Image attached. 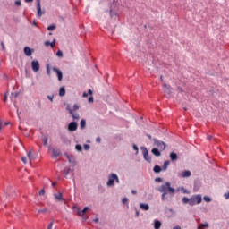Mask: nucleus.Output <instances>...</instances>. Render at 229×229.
<instances>
[{"mask_svg":"<svg viewBox=\"0 0 229 229\" xmlns=\"http://www.w3.org/2000/svg\"><path fill=\"white\" fill-rule=\"evenodd\" d=\"M157 191L162 193L161 199L162 201H165V196L167 194H170V196H174V192H176V190L173 187H171V182H166L165 184H162Z\"/></svg>","mask_w":229,"mask_h":229,"instance_id":"f257e3e1","label":"nucleus"},{"mask_svg":"<svg viewBox=\"0 0 229 229\" xmlns=\"http://www.w3.org/2000/svg\"><path fill=\"white\" fill-rule=\"evenodd\" d=\"M107 187H114L116 183H120L121 181H119V176L116 175V174L112 173L111 174L108 175L107 178Z\"/></svg>","mask_w":229,"mask_h":229,"instance_id":"f03ea898","label":"nucleus"},{"mask_svg":"<svg viewBox=\"0 0 229 229\" xmlns=\"http://www.w3.org/2000/svg\"><path fill=\"white\" fill-rule=\"evenodd\" d=\"M154 146L159 149V151H165V148H167V145L165 142L159 140L157 139H153Z\"/></svg>","mask_w":229,"mask_h":229,"instance_id":"7ed1b4c3","label":"nucleus"},{"mask_svg":"<svg viewBox=\"0 0 229 229\" xmlns=\"http://www.w3.org/2000/svg\"><path fill=\"white\" fill-rule=\"evenodd\" d=\"M140 149H141L144 160H146V162H148V164H151L152 159L149 157V151L148 150V148L140 147Z\"/></svg>","mask_w":229,"mask_h":229,"instance_id":"20e7f679","label":"nucleus"},{"mask_svg":"<svg viewBox=\"0 0 229 229\" xmlns=\"http://www.w3.org/2000/svg\"><path fill=\"white\" fill-rule=\"evenodd\" d=\"M117 10H119L117 2L113 1V4L110 7V16L111 17H114V15L117 16Z\"/></svg>","mask_w":229,"mask_h":229,"instance_id":"39448f33","label":"nucleus"},{"mask_svg":"<svg viewBox=\"0 0 229 229\" xmlns=\"http://www.w3.org/2000/svg\"><path fill=\"white\" fill-rule=\"evenodd\" d=\"M31 67H32V71L34 72H38L40 71V63H38V60L32 61L31 62Z\"/></svg>","mask_w":229,"mask_h":229,"instance_id":"423d86ee","label":"nucleus"},{"mask_svg":"<svg viewBox=\"0 0 229 229\" xmlns=\"http://www.w3.org/2000/svg\"><path fill=\"white\" fill-rule=\"evenodd\" d=\"M78 130V123L76 122H71L68 124V131H76Z\"/></svg>","mask_w":229,"mask_h":229,"instance_id":"0eeeda50","label":"nucleus"},{"mask_svg":"<svg viewBox=\"0 0 229 229\" xmlns=\"http://www.w3.org/2000/svg\"><path fill=\"white\" fill-rule=\"evenodd\" d=\"M23 52L26 56H31L33 53H35V49H32L30 47H25Z\"/></svg>","mask_w":229,"mask_h":229,"instance_id":"6e6552de","label":"nucleus"},{"mask_svg":"<svg viewBox=\"0 0 229 229\" xmlns=\"http://www.w3.org/2000/svg\"><path fill=\"white\" fill-rule=\"evenodd\" d=\"M53 71L57 74L58 81H62V80H64V73L62 72V71H60V69L56 67H53Z\"/></svg>","mask_w":229,"mask_h":229,"instance_id":"1a4fd4ad","label":"nucleus"},{"mask_svg":"<svg viewBox=\"0 0 229 229\" xmlns=\"http://www.w3.org/2000/svg\"><path fill=\"white\" fill-rule=\"evenodd\" d=\"M37 12H38V17H40L41 15H44V11H42V7L40 5V0H38Z\"/></svg>","mask_w":229,"mask_h":229,"instance_id":"9d476101","label":"nucleus"},{"mask_svg":"<svg viewBox=\"0 0 229 229\" xmlns=\"http://www.w3.org/2000/svg\"><path fill=\"white\" fill-rule=\"evenodd\" d=\"M60 155H62V152L59 149L52 148V158H58Z\"/></svg>","mask_w":229,"mask_h":229,"instance_id":"9b49d317","label":"nucleus"},{"mask_svg":"<svg viewBox=\"0 0 229 229\" xmlns=\"http://www.w3.org/2000/svg\"><path fill=\"white\" fill-rule=\"evenodd\" d=\"M191 174V171L184 170L182 174H179V176H181V178H190Z\"/></svg>","mask_w":229,"mask_h":229,"instance_id":"f8f14e48","label":"nucleus"},{"mask_svg":"<svg viewBox=\"0 0 229 229\" xmlns=\"http://www.w3.org/2000/svg\"><path fill=\"white\" fill-rule=\"evenodd\" d=\"M163 87H164V92H165V94H167L168 96H171V92H172V90H171V86H169V85H167V84H164L163 85Z\"/></svg>","mask_w":229,"mask_h":229,"instance_id":"ddd939ff","label":"nucleus"},{"mask_svg":"<svg viewBox=\"0 0 229 229\" xmlns=\"http://www.w3.org/2000/svg\"><path fill=\"white\" fill-rule=\"evenodd\" d=\"M161 150L158 149V148H154L151 150L152 155H154L155 157H161L162 153L160 152Z\"/></svg>","mask_w":229,"mask_h":229,"instance_id":"4468645a","label":"nucleus"},{"mask_svg":"<svg viewBox=\"0 0 229 229\" xmlns=\"http://www.w3.org/2000/svg\"><path fill=\"white\" fill-rule=\"evenodd\" d=\"M194 199H195V203H197V205H199V203H201V201H203V199L201 198V195H194L193 196Z\"/></svg>","mask_w":229,"mask_h":229,"instance_id":"2eb2a0df","label":"nucleus"},{"mask_svg":"<svg viewBox=\"0 0 229 229\" xmlns=\"http://www.w3.org/2000/svg\"><path fill=\"white\" fill-rule=\"evenodd\" d=\"M170 160H172V162H176V160H178V155L174 152H171Z\"/></svg>","mask_w":229,"mask_h":229,"instance_id":"dca6fc26","label":"nucleus"},{"mask_svg":"<svg viewBox=\"0 0 229 229\" xmlns=\"http://www.w3.org/2000/svg\"><path fill=\"white\" fill-rule=\"evenodd\" d=\"M80 128L81 130H85V128H87V121H85V119L81 120Z\"/></svg>","mask_w":229,"mask_h":229,"instance_id":"f3484780","label":"nucleus"},{"mask_svg":"<svg viewBox=\"0 0 229 229\" xmlns=\"http://www.w3.org/2000/svg\"><path fill=\"white\" fill-rule=\"evenodd\" d=\"M160 226H162V222H160V220H155L154 228L155 229H160Z\"/></svg>","mask_w":229,"mask_h":229,"instance_id":"a211bd4d","label":"nucleus"},{"mask_svg":"<svg viewBox=\"0 0 229 229\" xmlns=\"http://www.w3.org/2000/svg\"><path fill=\"white\" fill-rule=\"evenodd\" d=\"M154 173L158 174L162 172V167L158 165H156L153 168Z\"/></svg>","mask_w":229,"mask_h":229,"instance_id":"6ab92c4d","label":"nucleus"},{"mask_svg":"<svg viewBox=\"0 0 229 229\" xmlns=\"http://www.w3.org/2000/svg\"><path fill=\"white\" fill-rule=\"evenodd\" d=\"M140 208H141V210H149V205L144 204V203H140Z\"/></svg>","mask_w":229,"mask_h":229,"instance_id":"aec40b11","label":"nucleus"},{"mask_svg":"<svg viewBox=\"0 0 229 229\" xmlns=\"http://www.w3.org/2000/svg\"><path fill=\"white\" fill-rule=\"evenodd\" d=\"M66 158L70 162V164H76V159H74V157H72V156H66Z\"/></svg>","mask_w":229,"mask_h":229,"instance_id":"412c9836","label":"nucleus"},{"mask_svg":"<svg viewBox=\"0 0 229 229\" xmlns=\"http://www.w3.org/2000/svg\"><path fill=\"white\" fill-rule=\"evenodd\" d=\"M170 164H171V161L169 160L165 161L163 165V171H167V167H169Z\"/></svg>","mask_w":229,"mask_h":229,"instance_id":"4be33fe9","label":"nucleus"},{"mask_svg":"<svg viewBox=\"0 0 229 229\" xmlns=\"http://www.w3.org/2000/svg\"><path fill=\"white\" fill-rule=\"evenodd\" d=\"M59 96H60V98H64V96H65V88L64 87L60 88Z\"/></svg>","mask_w":229,"mask_h":229,"instance_id":"5701e85b","label":"nucleus"},{"mask_svg":"<svg viewBox=\"0 0 229 229\" xmlns=\"http://www.w3.org/2000/svg\"><path fill=\"white\" fill-rule=\"evenodd\" d=\"M55 199H57V201H63L64 200V194L63 193H59L58 195H55Z\"/></svg>","mask_w":229,"mask_h":229,"instance_id":"b1692460","label":"nucleus"},{"mask_svg":"<svg viewBox=\"0 0 229 229\" xmlns=\"http://www.w3.org/2000/svg\"><path fill=\"white\" fill-rule=\"evenodd\" d=\"M70 115H72L73 121L80 119V114L78 113H74V111H72V114H70Z\"/></svg>","mask_w":229,"mask_h":229,"instance_id":"393cba45","label":"nucleus"},{"mask_svg":"<svg viewBox=\"0 0 229 229\" xmlns=\"http://www.w3.org/2000/svg\"><path fill=\"white\" fill-rule=\"evenodd\" d=\"M188 205H191V207H194V205H196V200L194 199V196H192L191 199H190V201H189V204Z\"/></svg>","mask_w":229,"mask_h":229,"instance_id":"a878e982","label":"nucleus"},{"mask_svg":"<svg viewBox=\"0 0 229 229\" xmlns=\"http://www.w3.org/2000/svg\"><path fill=\"white\" fill-rule=\"evenodd\" d=\"M208 228V223L200 224L198 226V229Z\"/></svg>","mask_w":229,"mask_h":229,"instance_id":"bb28decb","label":"nucleus"},{"mask_svg":"<svg viewBox=\"0 0 229 229\" xmlns=\"http://www.w3.org/2000/svg\"><path fill=\"white\" fill-rule=\"evenodd\" d=\"M75 149H76V151L81 152V151H83V147H81V145H80V144H77L75 146Z\"/></svg>","mask_w":229,"mask_h":229,"instance_id":"cd10ccee","label":"nucleus"},{"mask_svg":"<svg viewBox=\"0 0 229 229\" xmlns=\"http://www.w3.org/2000/svg\"><path fill=\"white\" fill-rule=\"evenodd\" d=\"M56 56H58L59 58H64V52H62V50H58L56 52Z\"/></svg>","mask_w":229,"mask_h":229,"instance_id":"c85d7f7f","label":"nucleus"},{"mask_svg":"<svg viewBox=\"0 0 229 229\" xmlns=\"http://www.w3.org/2000/svg\"><path fill=\"white\" fill-rule=\"evenodd\" d=\"M55 30H56V25H50L47 27L48 31H53Z\"/></svg>","mask_w":229,"mask_h":229,"instance_id":"c756f323","label":"nucleus"},{"mask_svg":"<svg viewBox=\"0 0 229 229\" xmlns=\"http://www.w3.org/2000/svg\"><path fill=\"white\" fill-rule=\"evenodd\" d=\"M203 199L206 203H210V201H212V199L208 196H204Z\"/></svg>","mask_w":229,"mask_h":229,"instance_id":"7c9ffc66","label":"nucleus"},{"mask_svg":"<svg viewBox=\"0 0 229 229\" xmlns=\"http://www.w3.org/2000/svg\"><path fill=\"white\" fill-rule=\"evenodd\" d=\"M42 142L45 146H47V136H43L42 137Z\"/></svg>","mask_w":229,"mask_h":229,"instance_id":"2f4dec72","label":"nucleus"},{"mask_svg":"<svg viewBox=\"0 0 229 229\" xmlns=\"http://www.w3.org/2000/svg\"><path fill=\"white\" fill-rule=\"evenodd\" d=\"M191 199L187 198V197H183L182 201V203H184L185 205L188 203L189 204V201H190Z\"/></svg>","mask_w":229,"mask_h":229,"instance_id":"473e14b6","label":"nucleus"},{"mask_svg":"<svg viewBox=\"0 0 229 229\" xmlns=\"http://www.w3.org/2000/svg\"><path fill=\"white\" fill-rule=\"evenodd\" d=\"M27 157L29 158V160H33V155H31V150H30L28 153H27Z\"/></svg>","mask_w":229,"mask_h":229,"instance_id":"72a5a7b5","label":"nucleus"},{"mask_svg":"<svg viewBox=\"0 0 229 229\" xmlns=\"http://www.w3.org/2000/svg\"><path fill=\"white\" fill-rule=\"evenodd\" d=\"M73 112H76L77 110H80V106L78 104H75L72 109Z\"/></svg>","mask_w":229,"mask_h":229,"instance_id":"f704fd0d","label":"nucleus"},{"mask_svg":"<svg viewBox=\"0 0 229 229\" xmlns=\"http://www.w3.org/2000/svg\"><path fill=\"white\" fill-rule=\"evenodd\" d=\"M132 148H133L134 151H136V155H139V147H137L136 144H133Z\"/></svg>","mask_w":229,"mask_h":229,"instance_id":"c9c22d12","label":"nucleus"},{"mask_svg":"<svg viewBox=\"0 0 229 229\" xmlns=\"http://www.w3.org/2000/svg\"><path fill=\"white\" fill-rule=\"evenodd\" d=\"M66 110H68V112H69V114H72V108H71V106L70 105H67V106H66Z\"/></svg>","mask_w":229,"mask_h":229,"instance_id":"e433bc0d","label":"nucleus"},{"mask_svg":"<svg viewBox=\"0 0 229 229\" xmlns=\"http://www.w3.org/2000/svg\"><path fill=\"white\" fill-rule=\"evenodd\" d=\"M46 212H47V208H46L38 210V214H46Z\"/></svg>","mask_w":229,"mask_h":229,"instance_id":"4c0bfd02","label":"nucleus"},{"mask_svg":"<svg viewBox=\"0 0 229 229\" xmlns=\"http://www.w3.org/2000/svg\"><path fill=\"white\" fill-rule=\"evenodd\" d=\"M47 74L48 76H51V69L49 68V64H47Z\"/></svg>","mask_w":229,"mask_h":229,"instance_id":"58836bf2","label":"nucleus"},{"mask_svg":"<svg viewBox=\"0 0 229 229\" xmlns=\"http://www.w3.org/2000/svg\"><path fill=\"white\" fill-rule=\"evenodd\" d=\"M155 182L160 183V182H164V180H163L161 177H157V178L155 179Z\"/></svg>","mask_w":229,"mask_h":229,"instance_id":"ea45409f","label":"nucleus"},{"mask_svg":"<svg viewBox=\"0 0 229 229\" xmlns=\"http://www.w3.org/2000/svg\"><path fill=\"white\" fill-rule=\"evenodd\" d=\"M78 216H80L81 217H83V216H85V213L83 212V210H79Z\"/></svg>","mask_w":229,"mask_h":229,"instance_id":"a19ab883","label":"nucleus"},{"mask_svg":"<svg viewBox=\"0 0 229 229\" xmlns=\"http://www.w3.org/2000/svg\"><path fill=\"white\" fill-rule=\"evenodd\" d=\"M0 46H1L3 51H6V47H4V42L2 41L0 43Z\"/></svg>","mask_w":229,"mask_h":229,"instance_id":"79ce46f5","label":"nucleus"},{"mask_svg":"<svg viewBox=\"0 0 229 229\" xmlns=\"http://www.w3.org/2000/svg\"><path fill=\"white\" fill-rule=\"evenodd\" d=\"M84 149H85V151H89V149H90V145L84 144Z\"/></svg>","mask_w":229,"mask_h":229,"instance_id":"37998d69","label":"nucleus"},{"mask_svg":"<svg viewBox=\"0 0 229 229\" xmlns=\"http://www.w3.org/2000/svg\"><path fill=\"white\" fill-rule=\"evenodd\" d=\"M70 172H71V168H67V169L64 171V176H65V178H67V174H69Z\"/></svg>","mask_w":229,"mask_h":229,"instance_id":"c03bdc74","label":"nucleus"},{"mask_svg":"<svg viewBox=\"0 0 229 229\" xmlns=\"http://www.w3.org/2000/svg\"><path fill=\"white\" fill-rule=\"evenodd\" d=\"M55 44H56V39H54L53 42H50V47H55Z\"/></svg>","mask_w":229,"mask_h":229,"instance_id":"a18cd8bd","label":"nucleus"},{"mask_svg":"<svg viewBox=\"0 0 229 229\" xmlns=\"http://www.w3.org/2000/svg\"><path fill=\"white\" fill-rule=\"evenodd\" d=\"M122 203H123V205H126V203H128V198H123V199H122Z\"/></svg>","mask_w":229,"mask_h":229,"instance_id":"49530a36","label":"nucleus"},{"mask_svg":"<svg viewBox=\"0 0 229 229\" xmlns=\"http://www.w3.org/2000/svg\"><path fill=\"white\" fill-rule=\"evenodd\" d=\"M181 191H182L183 194H189V191H187L185 188L182 187Z\"/></svg>","mask_w":229,"mask_h":229,"instance_id":"de8ad7c7","label":"nucleus"},{"mask_svg":"<svg viewBox=\"0 0 229 229\" xmlns=\"http://www.w3.org/2000/svg\"><path fill=\"white\" fill-rule=\"evenodd\" d=\"M55 96L52 95V96H47V99H49V101H51V103H53V99H54Z\"/></svg>","mask_w":229,"mask_h":229,"instance_id":"09e8293b","label":"nucleus"},{"mask_svg":"<svg viewBox=\"0 0 229 229\" xmlns=\"http://www.w3.org/2000/svg\"><path fill=\"white\" fill-rule=\"evenodd\" d=\"M46 194V191L44 189H42L40 191H39V196H44Z\"/></svg>","mask_w":229,"mask_h":229,"instance_id":"8fccbe9b","label":"nucleus"},{"mask_svg":"<svg viewBox=\"0 0 229 229\" xmlns=\"http://www.w3.org/2000/svg\"><path fill=\"white\" fill-rule=\"evenodd\" d=\"M8 99V92L4 93V102L6 103V100Z\"/></svg>","mask_w":229,"mask_h":229,"instance_id":"3c124183","label":"nucleus"},{"mask_svg":"<svg viewBox=\"0 0 229 229\" xmlns=\"http://www.w3.org/2000/svg\"><path fill=\"white\" fill-rule=\"evenodd\" d=\"M21 0H16V1H15V5H16V6H21Z\"/></svg>","mask_w":229,"mask_h":229,"instance_id":"603ef678","label":"nucleus"},{"mask_svg":"<svg viewBox=\"0 0 229 229\" xmlns=\"http://www.w3.org/2000/svg\"><path fill=\"white\" fill-rule=\"evenodd\" d=\"M88 101L89 103H94V97H89Z\"/></svg>","mask_w":229,"mask_h":229,"instance_id":"864d4df0","label":"nucleus"},{"mask_svg":"<svg viewBox=\"0 0 229 229\" xmlns=\"http://www.w3.org/2000/svg\"><path fill=\"white\" fill-rule=\"evenodd\" d=\"M21 162H23V164H27L28 160L26 159V157H21Z\"/></svg>","mask_w":229,"mask_h":229,"instance_id":"5fc2aeb1","label":"nucleus"},{"mask_svg":"<svg viewBox=\"0 0 229 229\" xmlns=\"http://www.w3.org/2000/svg\"><path fill=\"white\" fill-rule=\"evenodd\" d=\"M53 225H54V222H51V223L48 225L47 229H53Z\"/></svg>","mask_w":229,"mask_h":229,"instance_id":"6e6d98bb","label":"nucleus"},{"mask_svg":"<svg viewBox=\"0 0 229 229\" xmlns=\"http://www.w3.org/2000/svg\"><path fill=\"white\" fill-rule=\"evenodd\" d=\"M225 199H229V192H226L224 194Z\"/></svg>","mask_w":229,"mask_h":229,"instance_id":"4d7b16f0","label":"nucleus"},{"mask_svg":"<svg viewBox=\"0 0 229 229\" xmlns=\"http://www.w3.org/2000/svg\"><path fill=\"white\" fill-rule=\"evenodd\" d=\"M88 210H89V207H85V208L82 209V211H83L84 214H85Z\"/></svg>","mask_w":229,"mask_h":229,"instance_id":"13d9d810","label":"nucleus"},{"mask_svg":"<svg viewBox=\"0 0 229 229\" xmlns=\"http://www.w3.org/2000/svg\"><path fill=\"white\" fill-rule=\"evenodd\" d=\"M88 97H89V93L84 92V93L82 94V98H88Z\"/></svg>","mask_w":229,"mask_h":229,"instance_id":"bf43d9fd","label":"nucleus"},{"mask_svg":"<svg viewBox=\"0 0 229 229\" xmlns=\"http://www.w3.org/2000/svg\"><path fill=\"white\" fill-rule=\"evenodd\" d=\"M45 46H47H47H51V42H50V41H46V42H45Z\"/></svg>","mask_w":229,"mask_h":229,"instance_id":"052dcab7","label":"nucleus"},{"mask_svg":"<svg viewBox=\"0 0 229 229\" xmlns=\"http://www.w3.org/2000/svg\"><path fill=\"white\" fill-rule=\"evenodd\" d=\"M88 94H89V96H92V94H93L92 89H89V90H88Z\"/></svg>","mask_w":229,"mask_h":229,"instance_id":"680f3d73","label":"nucleus"},{"mask_svg":"<svg viewBox=\"0 0 229 229\" xmlns=\"http://www.w3.org/2000/svg\"><path fill=\"white\" fill-rule=\"evenodd\" d=\"M3 130V121L0 120V131Z\"/></svg>","mask_w":229,"mask_h":229,"instance_id":"e2e57ef3","label":"nucleus"},{"mask_svg":"<svg viewBox=\"0 0 229 229\" xmlns=\"http://www.w3.org/2000/svg\"><path fill=\"white\" fill-rule=\"evenodd\" d=\"M96 141H97V142H101V138L98 137V138L96 139Z\"/></svg>","mask_w":229,"mask_h":229,"instance_id":"0e129e2a","label":"nucleus"},{"mask_svg":"<svg viewBox=\"0 0 229 229\" xmlns=\"http://www.w3.org/2000/svg\"><path fill=\"white\" fill-rule=\"evenodd\" d=\"M173 229H182V227H180V225H176Z\"/></svg>","mask_w":229,"mask_h":229,"instance_id":"69168bd1","label":"nucleus"},{"mask_svg":"<svg viewBox=\"0 0 229 229\" xmlns=\"http://www.w3.org/2000/svg\"><path fill=\"white\" fill-rule=\"evenodd\" d=\"M131 194H134V195H135V194H137V191H136L135 190H132V191H131Z\"/></svg>","mask_w":229,"mask_h":229,"instance_id":"338daca9","label":"nucleus"},{"mask_svg":"<svg viewBox=\"0 0 229 229\" xmlns=\"http://www.w3.org/2000/svg\"><path fill=\"white\" fill-rule=\"evenodd\" d=\"M13 96H14V98H18L19 97V93H14Z\"/></svg>","mask_w":229,"mask_h":229,"instance_id":"774afa93","label":"nucleus"}]
</instances>
